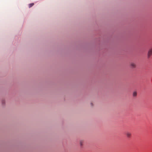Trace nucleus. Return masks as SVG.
I'll use <instances>...</instances> for the list:
<instances>
[{
	"mask_svg": "<svg viewBox=\"0 0 152 152\" xmlns=\"http://www.w3.org/2000/svg\"><path fill=\"white\" fill-rule=\"evenodd\" d=\"M34 5V4L33 3L30 4H29V8H30L32 7Z\"/></svg>",
	"mask_w": 152,
	"mask_h": 152,
	"instance_id": "nucleus-6",
	"label": "nucleus"
},
{
	"mask_svg": "<svg viewBox=\"0 0 152 152\" xmlns=\"http://www.w3.org/2000/svg\"><path fill=\"white\" fill-rule=\"evenodd\" d=\"M126 135L128 138H130L131 136V133L129 132H127L126 133Z\"/></svg>",
	"mask_w": 152,
	"mask_h": 152,
	"instance_id": "nucleus-3",
	"label": "nucleus"
},
{
	"mask_svg": "<svg viewBox=\"0 0 152 152\" xmlns=\"http://www.w3.org/2000/svg\"><path fill=\"white\" fill-rule=\"evenodd\" d=\"M130 67L132 68H135L136 67V64L134 63H131L130 64Z\"/></svg>",
	"mask_w": 152,
	"mask_h": 152,
	"instance_id": "nucleus-2",
	"label": "nucleus"
},
{
	"mask_svg": "<svg viewBox=\"0 0 152 152\" xmlns=\"http://www.w3.org/2000/svg\"><path fill=\"white\" fill-rule=\"evenodd\" d=\"M137 95V92L136 91H134L133 93V96L134 97L136 96Z\"/></svg>",
	"mask_w": 152,
	"mask_h": 152,
	"instance_id": "nucleus-4",
	"label": "nucleus"
},
{
	"mask_svg": "<svg viewBox=\"0 0 152 152\" xmlns=\"http://www.w3.org/2000/svg\"><path fill=\"white\" fill-rule=\"evenodd\" d=\"M91 105H92V103H91Z\"/></svg>",
	"mask_w": 152,
	"mask_h": 152,
	"instance_id": "nucleus-7",
	"label": "nucleus"
},
{
	"mask_svg": "<svg viewBox=\"0 0 152 152\" xmlns=\"http://www.w3.org/2000/svg\"><path fill=\"white\" fill-rule=\"evenodd\" d=\"M151 56H152V48H150L148 50L147 53L148 58H150Z\"/></svg>",
	"mask_w": 152,
	"mask_h": 152,
	"instance_id": "nucleus-1",
	"label": "nucleus"
},
{
	"mask_svg": "<svg viewBox=\"0 0 152 152\" xmlns=\"http://www.w3.org/2000/svg\"><path fill=\"white\" fill-rule=\"evenodd\" d=\"M84 142L83 140H81L80 141V146H82L83 145Z\"/></svg>",
	"mask_w": 152,
	"mask_h": 152,
	"instance_id": "nucleus-5",
	"label": "nucleus"
}]
</instances>
